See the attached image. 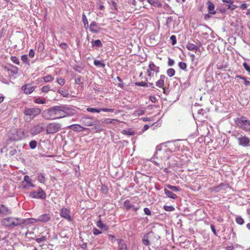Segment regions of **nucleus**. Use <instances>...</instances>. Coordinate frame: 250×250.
<instances>
[{"mask_svg":"<svg viewBox=\"0 0 250 250\" xmlns=\"http://www.w3.org/2000/svg\"><path fill=\"white\" fill-rule=\"evenodd\" d=\"M69 107L66 105H56L42 112V117L46 120H55L66 117Z\"/></svg>","mask_w":250,"mask_h":250,"instance_id":"f257e3e1","label":"nucleus"},{"mask_svg":"<svg viewBox=\"0 0 250 250\" xmlns=\"http://www.w3.org/2000/svg\"><path fill=\"white\" fill-rule=\"evenodd\" d=\"M25 220L21 218L8 217L1 221V225L10 229L19 227L25 223Z\"/></svg>","mask_w":250,"mask_h":250,"instance_id":"f03ea898","label":"nucleus"},{"mask_svg":"<svg viewBox=\"0 0 250 250\" xmlns=\"http://www.w3.org/2000/svg\"><path fill=\"white\" fill-rule=\"evenodd\" d=\"M234 122L238 128L245 132L250 131V120L246 117L242 116L237 117L234 119Z\"/></svg>","mask_w":250,"mask_h":250,"instance_id":"7ed1b4c3","label":"nucleus"},{"mask_svg":"<svg viewBox=\"0 0 250 250\" xmlns=\"http://www.w3.org/2000/svg\"><path fill=\"white\" fill-rule=\"evenodd\" d=\"M24 132L21 130L15 128L11 129L8 132V137L11 141H16L24 138Z\"/></svg>","mask_w":250,"mask_h":250,"instance_id":"20e7f679","label":"nucleus"},{"mask_svg":"<svg viewBox=\"0 0 250 250\" xmlns=\"http://www.w3.org/2000/svg\"><path fill=\"white\" fill-rule=\"evenodd\" d=\"M234 136L235 139L237 140L238 145L244 147H250V139L242 134L237 132L236 134L235 133L232 135Z\"/></svg>","mask_w":250,"mask_h":250,"instance_id":"39448f33","label":"nucleus"},{"mask_svg":"<svg viewBox=\"0 0 250 250\" xmlns=\"http://www.w3.org/2000/svg\"><path fill=\"white\" fill-rule=\"evenodd\" d=\"M41 112V109L36 107H25L23 111L24 115L29 116L31 119L39 115Z\"/></svg>","mask_w":250,"mask_h":250,"instance_id":"423d86ee","label":"nucleus"},{"mask_svg":"<svg viewBox=\"0 0 250 250\" xmlns=\"http://www.w3.org/2000/svg\"><path fill=\"white\" fill-rule=\"evenodd\" d=\"M44 126L45 124L43 123H40L31 128L30 133L33 136L38 135L44 130Z\"/></svg>","mask_w":250,"mask_h":250,"instance_id":"0eeeda50","label":"nucleus"},{"mask_svg":"<svg viewBox=\"0 0 250 250\" xmlns=\"http://www.w3.org/2000/svg\"><path fill=\"white\" fill-rule=\"evenodd\" d=\"M61 127V125L59 123H50L46 126V134H49L55 133L59 130Z\"/></svg>","mask_w":250,"mask_h":250,"instance_id":"6e6552de","label":"nucleus"},{"mask_svg":"<svg viewBox=\"0 0 250 250\" xmlns=\"http://www.w3.org/2000/svg\"><path fill=\"white\" fill-rule=\"evenodd\" d=\"M81 122L85 126H91L96 125V123L98 121L97 120L95 119L94 118L90 116H83L81 118Z\"/></svg>","mask_w":250,"mask_h":250,"instance_id":"1a4fd4ad","label":"nucleus"},{"mask_svg":"<svg viewBox=\"0 0 250 250\" xmlns=\"http://www.w3.org/2000/svg\"><path fill=\"white\" fill-rule=\"evenodd\" d=\"M30 196L33 198L45 199L46 194L45 192L39 188L37 191H34L30 193Z\"/></svg>","mask_w":250,"mask_h":250,"instance_id":"9d476101","label":"nucleus"},{"mask_svg":"<svg viewBox=\"0 0 250 250\" xmlns=\"http://www.w3.org/2000/svg\"><path fill=\"white\" fill-rule=\"evenodd\" d=\"M86 110L88 112L94 113H100L101 111H104V112H112L113 111V109L112 108H92V107H88L86 108Z\"/></svg>","mask_w":250,"mask_h":250,"instance_id":"9b49d317","label":"nucleus"},{"mask_svg":"<svg viewBox=\"0 0 250 250\" xmlns=\"http://www.w3.org/2000/svg\"><path fill=\"white\" fill-rule=\"evenodd\" d=\"M60 215L61 217L71 221L72 220L71 216L70 215V210L66 208H62L60 211Z\"/></svg>","mask_w":250,"mask_h":250,"instance_id":"f8f14e48","label":"nucleus"},{"mask_svg":"<svg viewBox=\"0 0 250 250\" xmlns=\"http://www.w3.org/2000/svg\"><path fill=\"white\" fill-rule=\"evenodd\" d=\"M161 150L159 149V152H156L155 153L154 157L151 158V161H153L155 164L159 166L161 164V161L162 160V156H161Z\"/></svg>","mask_w":250,"mask_h":250,"instance_id":"ddd939ff","label":"nucleus"},{"mask_svg":"<svg viewBox=\"0 0 250 250\" xmlns=\"http://www.w3.org/2000/svg\"><path fill=\"white\" fill-rule=\"evenodd\" d=\"M35 87L32 86L30 84L23 85L21 87V89L24 91L26 94H29L35 90Z\"/></svg>","mask_w":250,"mask_h":250,"instance_id":"4468645a","label":"nucleus"},{"mask_svg":"<svg viewBox=\"0 0 250 250\" xmlns=\"http://www.w3.org/2000/svg\"><path fill=\"white\" fill-rule=\"evenodd\" d=\"M11 210L3 204L0 205V213L4 215L10 214Z\"/></svg>","mask_w":250,"mask_h":250,"instance_id":"2eb2a0df","label":"nucleus"},{"mask_svg":"<svg viewBox=\"0 0 250 250\" xmlns=\"http://www.w3.org/2000/svg\"><path fill=\"white\" fill-rule=\"evenodd\" d=\"M117 241L118 243V250H127V245L124 240L119 239Z\"/></svg>","mask_w":250,"mask_h":250,"instance_id":"dca6fc26","label":"nucleus"},{"mask_svg":"<svg viewBox=\"0 0 250 250\" xmlns=\"http://www.w3.org/2000/svg\"><path fill=\"white\" fill-rule=\"evenodd\" d=\"M89 28L91 32L93 33H97L100 31V28L98 26L97 23L95 21L91 22Z\"/></svg>","mask_w":250,"mask_h":250,"instance_id":"f3484780","label":"nucleus"},{"mask_svg":"<svg viewBox=\"0 0 250 250\" xmlns=\"http://www.w3.org/2000/svg\"><path fill=\"white\" fill-rule=\"evenodd\" d=\"M208 5V12L211 15H214L216 13V11L214 10L215 6L214 4L210 0H208L207 2Z\"/></svg>","mask_w":250,"mask_h":250,"instance_id":"a211bd4d","label":"nucleus"},{"mask_svg":"<svg viewBox=\"0 0 250 250\" xmlns=\"http://www.w3.org/2000/svg\"><path fill=\"white\" fill-rule=\"evenodd\" d=\"M68 127L72 129L73 131L77 132H81L83 131V130L86 129V128H85L77 124L70 125V126H68Z\"/></svg>","mask_w":250,"mask_h":250,"instance_id":"6ab92c4d","label":"nucleus"},{"mask_svg":"<svg viewBox=\"0 0 250 250\" xmlns=\"http://www.w3.org/2000/svg\"><path fill=\"white\" fill-rule=\"evenodd\" d=\"M166 76L164 75L160 76V80L156 83V85L159 88H163L164 85V81L166 79Z\"/></svg>","mask_w":250,"mask_h":250,"instance_id":"aec40b11","label":"nucleus"},{"mask_svg":"<svg viewBox=\"0 0 250 250\" xmlns=\"http://www.w3.org/2000/svg\"><path fill=\"white\" fill-rule=\"evenodd\" d=\"M147 70L158 73L160 71V68L159 66H156L153 62H151L148 65Z\"/></svg>","mask_w":250,"mask_h":250,"instance_id":"412c9836","label":"nucleus"},{"mask_svg":"<svg viewBox=\"0 0 250 250\" xmlns=\"http://www.w3.org/2000/svg\"><path fill=\"white\" fill-rule=\"evenodd\" d=\"M164 191L167 197L169 198L176 199L178 197V196L175 194H174L171 190L167 189V188H165Z\"/></svg>","mask_w":250,"mask_h":250,"instance_id":"4be33fe9","label":"nucleus"},{"mask_svg":"<svg viewBox=\"0 0 250 250\" xmlns=\"http://www.w3.org/2000/svg\"><path fill=\"white\" fill-rule=\"evenodd\" d=\"M50 219V217L48 214H43L40 215L38 218L39 221L46 222Z\"/></svg>","mask_w":250,"mask_h":250,"instance_id":"5701e85b","label":"nucleus"},{"mask_svg":"<svg viewBox=\"0 0 250 250\" xmlns=\"http://www.w3.org/2000/svg\"><path fill=\"white\" fill-rule=\"evenodd\" d=\"M186 47L188 50L191 51H197L199 49V47L198 46L189 42L187 43Z\"/></svg>","mask_w":250,"mask_h":250,"instance_id":"b1692460","label":"nucleus"},{"mask_svg":"<svg viewBox=\"0 0 250 250\" xmlns=\"http://www.w3.org/2000/svg\"><path fill=\"white\" fill-rule=\"evenodd\" d=\"M226 186V185L225 184L222 183L218 186L212 188V191H214L216 192H218L220 191L223 188ZM227 186L228 187H229V186L228 185H227Z\"/></svg>","mask_w":250,"mask_h":250,"instance_id":"393cba45","label":"nucleus"},{"mask_svg":"<svg viewBox=\"0 0 250 250\" xmlns=\"http://www.w3.org/2000/svg\"><path fill=\"white\" fill-rule=\"evenodd\" d=\"M97 226L98 227L103 229L104 230H107L109 229L108 226L103 223L101 220L97 222Z\"/></svg>","mask_w":250,"mask_h":250,"instance_id":"a878e982","label":"nucleus"},{"mask_svg":"<svg viewBox=\"0 0 250 250\" xmlns=\"http://www.w3.org/2000/svg\"><path fill=\"white\" fill-rule=\"evenodd\" d=\"M147 2L156 7H161L162 4L157 0H147Z\"/></svg>","mask_w":250,"mask_h":250,"instance_id":"bb28decb","label":"nucleus"},{"mask_svg":"<svg viewBox=\"0 0 250 250\" xmlns=\"http://www.w3.org/2000/svg\"><path fill=\"white\" fill-rule=\"evenodd\" d=\"M166 187L173 192L179 191L180 190V188L179 187L173 186L169 184L166 185Z\"/></svg>","mask_w":250,"mask_h":250,"instance_id":"cd10ccee","label":"nucleus"},{"mask_svg":"<svg viewBox=\"0 0 250 250\" xmlns=\"http://www.w3.org/2000/svg\"><path fill=\"white\" fill-rule=\"evenodd\" d=\"M92 45L93 47H102L103 44L100 40L98 39L92 42Z\"/></svg>","mask_w":250,"mask_h":250,"instance_id":"c85d7f7f","label":"nucleus"},{"mask_svg":"<svg viewBox=\"0 0 250 250\" xmlns=\"http://www.w3.org/2000/svg\"><path fill=\"white\" fill-rule=\"evenodd\" d=\"M8 71H10L13 74H17L18 73L19 68L15 66L11 65L10 68H8Z\"/></svg>","mask_w":250,"mask_h":250,"instance_id":"c756f323","label":"nucleus"},{"mask_svg":"<svg viewBox=\"0 0 250 250\" xmlns=\"http://www.w3.org/2000/svg\"><path fill=\"white\" fill-rule=\"evenodd\" d=\"M124 207L126 210H128L133 208V205L130 203L128 200H126L124 203Z\"/></svg>","mask_w":250,"mask_h":250,"instance_id":"7c9ffc66","label":"nucleus"},{"mask_svg":"<svg viewBox=\"0 0 250 250\" xmlns=\"http://www.w3.org/2000/svg\"><path fill=\"white\" fill-rule=\"evenodd\" d=\"M94 64L96 66H100L102 68H104L105 66V63L103 61H100L98 60H95L94 61Z\"/></svg>","mask_w":250,"mask_h":250,"instance_id":"2f4dec72","label":"nucleus"},{"mask_svg":"<svg viewBox=\"0 0 250 250\" xmlns=\"http://www.w3.org/2000/svg\"><path fill=\"white\" fill-rule=\"evenodd\" d=\"M24 181L27 183L28 186L34 187V185L31 183V180L29 176L26 175L24 177Z\"/></svg>","mask_w":250,"mask_h":250,"instance_id":"473e14b6","label":"nucleus"},{"mask_svg":"<svg viewBox=\"0 0 250 250\" xmlns=\"http://www.w3.org/2000/svg\"><path fill=\"white\" fill-rule=\"evenodd\" d=\"M139 173L140 175L139 177L140 178H142L143 180L145 181V182H146V181L150 182L151 177L148 176L142 173Z\"/></svg>","mask_w":250,"mask_h":250,"instance_id":"72a5a7b5","label":"nucleus"},{"mask_svg":"<svg viewBox=\"0 0 250 250\" xmlns=\"http://www.w3.org/2000/svg\"><path fill=\"white\" fill-rule=\"evenodd\" d=\"M82 19L84 27L87 28L88 26V21L84 13H83L82 15Z\"/></svg>","mask_w":250,"mask_h":250,"instance_id":"f704fd0d","label":"nucleus"},{"mask_svg":"<svg viewBox=\"0 0 250 250\" xmlns=\"http://www.w3.org/2000/svg\"><path fill=\"white\" fill-rule=\"evenodd\" d=\"M104 122L106 124H115V123H119V121L117 119H105Z\"/></svg>","mask_w":250,"mask_h":250,"instance_id":"c9c22d12","label":"nucleus"},{"mask_svg":"<svg viewBox=\"0 0 250 250\" xmlns=\"http://www.w3.org/2000/svg\"><path fill=\"white\" fill-rule=\"evenodd\" d=\"M175 71L173 68H169L167 71V75L170 77L173 76L175 75Z\"/></svg>","mask_w":250,"mask_h":250,"instance_id":"e433bc0d","label":"nucleus"},{"mask_svg":"<svg viewBox=\"0 0 250 250\" xmlns=\"http://www.w3.org/2000/svg\"><path fill=\"white\" fill-rule=\"evenodd\" d=\"M100 190L104 194H106L108 191L107 187L104 185H102Z\"/></svg>","mask_w":250,"mask_h":250,"instance_id":"4c0bfd02","label":"nucleus"},{"mask_svg":"<svg viewBox=\"0 0 250 250\" xmlns=\"http://www.w3.org/2000/svg\"><path fill=\"white\" fill-rule=\"evenodd\" d=\"M58 93L60 94L63 97H67L69 95L68 91L66 90H62L61 89H58Z\"/></svg>","mask_w":250,"mask_h":250,"instance_id":"58836bf2","label":"nucleus"},{"mask_svg":"<svg viewBox=\"0 0 250 250\" xmlns=\"http://www.w3.org/2000/svg\"><path fill=\"white\" fill-rule=\"evenodd\" d=\"M178 66L181 69L186 71L187 65L185 62H180L178 63Z\"/></svg>","mask_w":250,"mask_h":250,"instance_id":"ea45409f","label":"nucleus"},{"mask_svg":"<svg viewBox=\"0 0 250 250\" xmlns=\"http://www.w3.org/2000/svg\"><path fill=\"white\" fill-rule=\"evenodd\" d=\"M135 85L139 86L148 87L147 83L145 82H136Z\"/></svg>","mask_w":250,"mask_h":250,"instance_id":"a19ab883","label":"nucleus"},{"mask_svg":"<svg viewBox=\"0 0 250 250\" xmlns=\"http://www.w3.org/2000/svg\"><path fill=\"white\" fill-rule=\"evenodd\" d=\"M37 145V141L35 140H32L29 143V146L31 149H35Z\"/></svg>","mask_w":250,"mask_h":250,"instance_id":"79ce46f5","label":"nucleus"},{"mask_svg":"<svg viewBox=\"0 0 250 250\" xmlns=\"http://www.w3.org/2000/svg\"><path fill=\"white\" fill-rule=\"evenodd\" d=\"M92 129L95 130L97 132H100L104 130V128L102 125H99L94 126Z\"/></svg>","mask_w":250,"mask_h":250,"instance_id":"37998d69","label":"nucleus"},{"mask_svg":"<svg viewBox=\"0 0 250 250\" xmlns=\"http://www.w3.org/2000/svg\"><path fill=\"white\" fill-rule=\"evenodd\" d=\"M34 102L38 104H43L45 103V101L44 99H42L40 98H37L34 100Z\"/></svg>","mask_w":250,"mask_h":250,"instance_id":"c03bdc74","label":"nucleus"},{"mask_svg":"<svg viewBox=\"0 0 250 250\" xmlns=\"http://www.w3.org/2000/svg\"><path fill=\"white\" fill-rule=\"evenodd\" d=\"M116 79L118 81V82H120L118 84V86L119 87H120V88H123L124 87V86H125V83H123L122 80L121 79V78L120 77L117 76Z\"/></svg>","mask_w":250,"mask_h":250,"instance_id":"a18cd8bd","label":"nucleus"},{"mask_svg":"<svg viewBox=\"0 0 250 250\" xmlns=\"http://www.w3.org/2000/svg\"><path fill=\"white\" fill-rule=\"evenodd\" d=\"M236 222L239 225H243L244 223V219L241 217L238 216L235 219Z\"/></svg>","mask_w":250,"mask_h":250,"instance_id":"49530a36","label":"nucleus"},{"mask_svg":"<svg viewBox=\"0 0 250 250\" xmlns=\"http://www.w3.org/2000/svg\"><path fill=\"white\" fill-rule=\"evenodd\" d=\"M164 208L167 211H172L175 210V208L171 206H165Z\"/></svg>","mask_w":250,"mask_h":250,"instance_id":"de8ad7c7","label":"nucleus"},{"mask_svg":"<svg viewBox=\"0 0 250 250\" xmlns=\"http://www.w3.org/2000/svg\"><path fill=\"white\" fill-rule=\"evenodd\" d=\"M108 3L110 4V5L111 6L112 9H114L116 10H117V4L115 1H113V0H111L110 2H109Z\"/></svg>","mask_w":250,"mask_h":250,"instance_id":"09e8293b","label":"nucleus"},{"mask_svg":"<svg viewBox=\"0 0 250 250\" xmlns=\"http://www.w3.org/2000/svg\"><path fill=\"white\" fill-rule=\"evenodd\" d=\"M57 82L61 85H63L65 84V81L64 79L62 77L58 78L57 79Z\"/></svg>","mask_w":250,"mask_h":250,"instance_id":"8fccbe9b","label":"nucleus"},{"mask_svg":"<svg viewBox=\"0 0 250 250\" xmlns=\"http://www.w3.org/2000/svg\"><path fill=\"white\" fill-rule=\"evenodd\" d=\"M49 90H50V86L49 85L44 86L42 88V91L44 93H47Z\"/></svg>","mask_w":250,"mask_h":250,"instance_id":"3c124183","label":"nucleus"},{"mask_svg":"<svg viewBox=\"0 0 250 250\" xmlns=\"http://www.w3.org/2000/svg\"><path fill=\"white\" fill-rule=\"evenodd\" d=\"M10 60L12 61L13 62L18 65L20 64L19 60L16 56H11Z\"/></svg>","mask_w":250,"mask_h":250,"instance_id":"603ef678","label":"nucleus"},{"mask_svg":"<svg viewBox=\"0 0 250 250\" xmlns=\"http://www.w3.org/2000/svg\"><path fill=\"white\" fill-rule=\"evenodd\" d=\"M43 79L44 82H49L53 80V77L51 75H48L43 77Z\"/></svg>","mask_w":250,"mask_h":250,"instance_id":"864d4df0","label":"nucleus"},{"mask_svg":"<svg viewBox=\"0 0 250 250\" xmlns=\"http://www.w3.org/2000/svg\"><path fill=\"white\" fill-rule=\"evenodd\" d=\"M21 61L24 62L26 63H28L29 62L28 61V57L27 55H23L21 57Z\"/></svg>","mask_w":250,"mask_h":250,"instance_id":"5fc2aeb1","label":"nucleus"},{"mask_svg":"<svg viewBox=\"0 0 250 250\" xmlns=\"http://www.w3.org/2000/svg\"><path fill=\"white\" fill-rule=\"evenodd\" d=\"M170 39L172 42V44L175 45L176 43V38L175 35H172L170 37Z\"/></svg>","mask_w":250,"mask_h":250,"instance_id":"6e6d98bb","label":"nucleus"},{"mask_svg":"<svg viewBox=\"0 0 250 250\" xmlns=\"http://www.w3.org/2000/svg\"><path fill=\"white\" fill-rule=\"evenodd\" d=\"M175 62L173 59L168 58L167 64L169 66H172L174 64Z\"/></svg>","mask_w":250,"mask_h":250,"instance_id":"4d7b16f0","label":"nucleus"},{"mask_svg":"<svg viewBox=\"0 0 250 250\" xmlns=\"http://www.w3.org/2000/svg\"><path fill=\"white\" fill-rule=\"evenodd\" d=\"M243 65L246 70L249 72H250V66L247 63L244 62Z\"/></svg>","mask_w":250,"mask_h":250,"instance_id":"13d9d810","label":"nucleus"},{"mask_svg":"<svg viewBox=\"0 0 250 250\" xmlns=\"http://www.w3.org/2000/svg\"><path fill=\"white\" fill-rule=\"evenodd\" d=\"M170 150L169 149H167L166 150L164 153V158L166 157L167 160L169 159V156L168 155V152H170Z\"/></svg>","mask_w":250,"mask_h":250,"instance_id":"bf43d9fd","label":"nucleus"},{"mask_svg":"<svg viewBox=\"0 0 250 250\" xmlns=\"http://www.w3.org/2000/svg\"><path fill=\"white\" fill-rule=\"evenodd\" d=\"M93 232L95 235H97L98 234L102 233V231H101L100 230H99L98 229H97L96 228L93 229Z\"/></svg>","mask_w":250,"mask_h":250,"instance_id":"052dcab7","label":"nucleus"},{"mask_svg":"<svg viewBox=\"0 0 250 250\" xmlns=\"http://www.w3.org/2000/svg\"><path fill=\"white\" fill-rule=\"evenodd\" d=\"M68 45L66 43H61L60 44V47L64 49V50H65L67 48H68Z\"/></svg>","mask_w":250,"mask_h":250,"instance_id":"680f3d73","label":"nucleus"},{"mask_svg":"<svg viewBox=\"0 0 250 250\" xmlns=\"http://www.w3.org/2000/svg\"><path fill=\"white\" fill-rule=\"evenodd\" d=\"M46 240V237L45 236H42L41 238H37L36 241L38 243H41L42 241H44Z\"/></svg>","mask_w":250,"mask_h":250,"instance_id":"e2e57ef3","label":"nucleus"},{"mask_svg":"<svg viewBox=\"0 0 250 250\" xmlns=\"http://www.w3.org/2000/svg\"><path fill=\"white\" fill-rule=\"evenodd\" d=\"M144 211L146 215H151V211L150 210V209L148 208H145L144 209Z\"/></svg>","mask_w":250,"mask_h":250,"instance_id":"0e129e2a","label":"nucleus"},{"mask_svg":"<svg viewBox=\"0 0 250 250\" xmlns=\"http://www.w3.org/2000/svg\"><path fill=\"white\" fill-rule=\"evenodd\" d=\"M237 7V6L234 4H230L228 5V8L233 10Z\"/></svg>","mask_w":250,"mask_h":250,"instance_id":"69168bd1","label":"nucleus"},{"mask_svg":"<svg viewBox=\"0 0 250 250\" xmlns=\"http://www.w3.org/2000/svg\"><path fill=\"white\" fill-rule=\"evenodd\" d=\"M16 149L14 148H12L11 150L9 151V154L10 156H14L16 154Z\"/></svg>","mask_w":250,"mask_h":250,"instance_id":"338daca9","label":"nucleus"},{"mask_svg":"<svg viewBox=\"0 0 250 250\" xmlns=\"http://www.w3.org/2000/svg\"><path fill=\"white\" fill-rule=\"evenodd\" d=\"M143 243L146 246H148L150 244L149 241L148 239H143Z\"/></svg>","mask_w":250,"mask_h":250,"instance_id":"774afa93","label":"nucleus"}]
</instances>
